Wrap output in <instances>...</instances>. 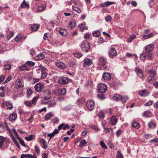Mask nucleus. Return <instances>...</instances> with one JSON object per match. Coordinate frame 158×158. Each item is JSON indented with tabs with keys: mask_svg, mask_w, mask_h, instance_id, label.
Returning <instances> with one entry per match:
<instances>
[{
	"mask_svg": "<svg viewBox=\"0 0 158 158\" xmlns=\"http://www.w3.org/2000/svg\"><path fill=\"white\" fill-rule=\"evenodd\" d=\"M106 62V59L103 57H100L98 60V64L102 66L101 69L102 70L107 71L108 68L105 66Z\"/></svg>",
	"mask_w": 158,
	"mask_h": 158,
	"instance_id": "1",
	"label": "nucleus"
},
{
	"mask_svg": "<svg viewBox=\"0 0 158 158\" xmlns=\"http://www.w3.org/2000/svg\"><path fill=\"white\" fill-rule=\"evenodd\" d=\"M82 50L85 52H88L90 49V46L87 40L83 41L81 45Z\"/></svg>",
	"mask_w": 158,
	"mask_h": 158,
	"instance_id": "2",
	"label": "nucleus"
},
{
	"mask_svg": "<svg viewBox=\"0 0 158 158\" xmlns=\"http://www.w3.org/2000/svg\"><path fill=\"white\" fill-rule=\"evenodd\" d=\"M35 91L38 92H42L44 91V86L42 83H38L34 86Z\"/></svg>",
	"mask_w": 158,
	"mask_h": 158,
	"instance_id": "3",
	"label": "nucleus"
},
{
	"mask_svg": "<svg viewBox=\"0 0 158 158\" xmlns=\"http://www.w3.org/2000/svg\"><path fill=\"white\" fill-rule=\"evenodd\" d=\"M87 108L90 110H92L95 108V104L94 101L91 100H88L86 102Z\"/></svg>",
	"mask_w": 158,
	"mask_h": 158,
	"instance_id": "4",
	"label": "nucleus"
},
{
	"mask_svg": "<svg viewBox=\"0 0 158 158\" xmlns=\"http://www.w3.org/2000/svg\"><path fill=\"white\" fill-rule=\"evenodd\" d=\"M107 89L106 85L103 83H101L98 86V90L101 93H104L106 92Z\"/></svg>",
	"mask_w": 158,
	"mask_h": 158,
	"instance_id": "5",
	"label": "nucleus"
},
{
	"mask_svg": "<svg viewBox=\"0 0 158 158\" xmlns=\"http://www.w3.org/2000/svg\"><path fill=\"white\" fill-rule=\"evenodd\" d=\"M117 55V52L114 48H111L109 51V56L111 58H113Z\"/></svg>",
	"mask_w": 158,
	"mask_h": 158,
	"instance_id": "6",
	"label": "nucleus"
},
{
	"mask_svg": "<svg viewBox=\"0 0 158 158\" xmlns=\"http://www.w3.org/2000/svg\"><path fill=\"white\" fill-rule=\"evenodd\" d=\"M43 96L44 100H48L51 97L50 90L48 89L46 90L44 93Z\"/></svg>",
	"mask_w": 158,
	"mask_h": 158,
	"instance_id": "7",
	"label": "nucleus"
},
{
	"mask_svg": "<svg viewBox=\"0 0 158 158\" xmlns=\"http://www.w3.org/2000/svg\"><path fill=\"white\" fill-rule=\"evenodd\" d=\"M69 81V79L66 77H62L60 78L58 80L59 84L63 85L66 84Z\"/></svg>",
	"mask_w": 158,
	"mask_h": 158,
	"instance_id": "8",
	"label": "nucleus"
},
{
	"mask_svg": "<svg viewBox=\"0 0 158 158\" xmlns=\"http://www.w3.org/2000/svg\"><path fill=\"white\" fill-rule=\"evenodd\" d=\"M15 86L17 89L23 87V85L22 84V80L21 79H19L16 80L15 82Z\"/></svg>",
	"mask_w": 158,
	"mask_h": 158,
	"instance_id": "9",
	"label": "nucleus"
},
{
	"mask_svg": "<svg viewBox=\"0 0 158 158\" xmlns=\"http://www.w3.org/2000/svg\"><path fill=\"white\" fill-rule=\"evenodd\" d=\"M135 71L139 77L141 78L143 77V72L139 68H136L135 69Z\"/></svg>",
	"mask_w": 158,
	"mask_h": 158,
	"instance_id": "10",
	"label": "nucleus"
},
{
	"mask_svg": "<svg viewBox=\"0 0 158 158\" xmlns=\"http://www.w3.org/2000/svg\"><path fill=\"white\" fill-rule=\"evenodd\" d=\"M118 121V119L116 117L113 116L110 118L109 121V123L112 125H115L116 124Z\"/></svg>",
	"mask_w": 158,
	"mask_h": 158,
	"instance_id": "11",
	"label": "nucleus"
},
{
	"mask_svg": "<svg viewBox=\"0 0 158 158\" xmlns=\"http://www.w3.org/2000/svg\"><path fill=\"white\" fill-rule=\"evenodd\" d=\"M154 45L152 44H150L147 46L145 48V50L147 53H150L153 50Z\"/></svg>",
	"mask_w": 158,
	"mask_h": 158,
	"instance_id": "12",
	"label": "nucleus"
},
{
	"mask_svg": "<svg viewBox=\"0 0 158 158\" xmlns=\"http://www.w3.org/2000/svg\"><path fill=\"white\" fill-rule=\"evenodd\" d=\"M3 107L6 106L9 110H11L13 107V105L11 103L7 101H4L2 105Z\"/></svg>",
	"mask_w": 158,
	"mask_h": 158,
	"instance_id": "13",
	"label": "nucleus"
},
{
	"mask_svg": "<svg viewBox=\"0 0 158 158\" xmlns=\"http://www.w3.org/2000/svg\"><path fill=\"white\" fill-rule=\"evenodd\" d=\"M93 63V61L92 60L89 59H85L84 60V65L86 66V65H90Z\"/></svg>",
	"mask_w": 158,
	"mask_h": 158,
	"instance_id": "14",
	"label": "nucleus"
},
{
	"mask_svg": "<svg viewBox=\"0 0 158 158\" xmlns=\"http://www.w3.org/2000/svg\"><path fill=\"white\" fill-rule=\"evenodd\" d=\"M56 64V66L60 69H64L66 67V64L62 62H57Z\"/></svg>",
	"mask_w": 158,
	"mask_h": 158,
	"instance_id": "15",
	"label": "nucleus"
},
{
	"mask_svg": "<svg viewBox=\"0 0 158 158\" xmlns=\"http://www.w3.org/2000/svg\"><path fill=\"white\" fill-rule=\"evenodd\" d=\"M114 3V2L107 1L100 4V7H104L109 6Z\"/></svg>",
	"mask_w": 158,
	"mask_h": 158,
	"instance_id": "16",
	"label": "nucleus"
},
{
	"mask_svg": "<svg viewBox=\"0 0 158 158\" xmlns=\"http://www.w3.org/2000/svg\"><path fill=\"white\" fill-rule=\"evenodd\" d=\"M149 94V92L146 90L145 89H144L139 92V94L142 97H145L147 96Z\"/></svg>",
	"mask_w": 158,
	"mask_h": 158,
	"instance_id": "17",
	"label": "nucleus"
},
{
	"mask_svg": "<svg viewBox=\"0 0 158 158\" xmlns=\"http://www.w3.org/2000/svg\"><path fill=\"white\" fill-rule=\"evenodd\" d=\"M103 78L106 80H109L111 78V76L110 74L108 73H104L103 75Z\"/></svg>",
	"mask_w": 158,
	"mask_h": 158,
	"instance_id": "18",
	"label": "nucleus"
},
{
	"mask_svg": "<svg viewBox=\"0 0 158 158\" xmlns=\"http://www.w3.org/2000/svg\"><path fill=\"white\" fill-rule=\"evenodd\" d=\"M59 32L61 35L63 36H66L68 34L67 30L64 29H60Z\"/></svg>",
	"mask_w": 158,
	"mask_h": 158,
	"instance_id": "19",
	"label": "nucleus"
},
{
	"mask_svg": "<svg viewBox=\"0 0 158 158\" xmlns=\"http://www.w3.org/2000/svg\"><path fill=\"white\" fill-rule=\"evenodd\" d=\"M148 73L151 75L150 76L154 77L156 74V72L155 69H152L148 71Z\"/></svg>",
	"mask_w": 158,
	"mask_h": 158,
	"instance_id": "20",
	"label": "nucleus"
},
{
	"mask_svg": "<svg viewBox=\"0 0 158 158\" xmlns=\"http://www.w3.org/2000/svg\"><path fill=\"white\" fill-rule=\"evenodd\" d=\"M121 98H122V96L118 94H114L113 97V99L114 100L117 101H118L120 100H121Z\"/></svg>",
	"mask_w": 158,
	"mask_h": 158,
	"instance_id": "21",
	"label": "nucleus"
},
{
	"mask_svg": "<svg viewBox=\"0 0 158 158\" xmlns=\"http://www.w3.org/2000/svg\"><path fill=\"white\" fill-rule=\"evenodd\" d=\"M76 26V23L75 21H73L70 22L68 26V28L69 30L74 28Z\"/></svg>",
	"mask_w": 158,
	"mask_h": 158,
	"instance_id": "22",
	"label": "nucleus"
},
{
	"mask_svg": "<svg viewBox=\"0 0 158 158\" xmlns=\"http://www.w3.org/2000/svg\"><path fill=\"white\" fill-rule=\"evenodd\" d=\"M44 55L42 53H40L38 54L36 56V59L38 60H40L44 58Z\"/></svg>",
	"mask_w": 158,
	"mask_h": 158,
	"instance_id": "23",
	"label": "nucleus"
},
{
	"mask_svg": "<svg viewBox=\"0 0 158 158\" xmlns=\"http://www.w3.org/2000/svg\"><path fill=\"white\" fill-rule=\"evenodd\" d=\"M40 26L37 24H34L31 27V30L33 31H37L39 28Z\"/></svg>",
	"mask_w": 158,
	"mask_h": 158,
	"instance_id": "24",
	"label": "nucleus"
},
{
	"mask_svg": "<svg viewBox=\"0 0 158 158\" xmlns=\"http://www.w3.org/2000/svg\"><path fill=\"white\" fill-rule=\"evenodd\" d=\"M153 36V33H151L149 34L144 35H143L142 38H143V40L145 39H148L150 37H152Z\"/></svg>",
	"mask_w": 158,
	"mask_h": 158,
	"instance_id": "25",
	"label": "nucleus"
},
{
	"mask_svg": "<svg viewBox=\"0 0 158 158\" xmlns=\"http://www.w3.org/2000/svg\"><path fill=\"white\" fill-rule=\"evenodd\" d=\"M16 114L15 113H14L10 116L9 118L10 121L14 120L16 119Z\"/></svg>",
	"mask_w": 158,
	"mask_h": 158,
	"instance_id": "26",
	"label": "nucleus"
},
{
	"mask_svg": "<svg viewBox=\"0 0 158 158\" xmlns=\"http://www.w3.org/2000/svg\"><path fill=\"white\" fill-rule=\"evenodd\" d=\"M156 123L153 121H150L148 124V126L149 127L152 129L154 128L156 126Z\"/></svg>",
	"mask_w": 158,
	"mask_h": 158,
	"instance_id": "27",
	"label": "nucleus"
},
{
	"mask_svg": "<svg viewBox=\"0 0 158 158\" xmlns=\"http://www.w3.org/2000/svg\"><path fill=\"white\" fill-rule=\"evenodd\" d=\"M85 25L84 23H81L79 26V27L80 28L81 31H83L84 29H87L88 28L85 27Z\"/></svg>",
	"mask_w": 158,
	"mask_h": 158,
	"instance_id": "28",
	"label": "nucleus"
},
{
	"mask_svg": "<svg viewBox=\"0 0 158 158\" xmlns=\"http://www.w3.org/2000/svg\"><path fill=\"white\" fill-rule=\"evenodd\" d=\"M0 148H1L3 145V143L5 140V138L4 137L1 136H0Z\"/></svg>",
	"mask_w": 158,
	"mask_h": 158,
	"instance_id": "29",
	"label": "nucleus"
},
{
	"mask_svg": "<svg viewBox=\"0 0 158 158\" xmlns=\"http://www.w3.org/2000/svg\"><path fill=\"white\" fill-rule=\"evenodd\" d=\"M53 115V114L52 112H50L49 113L47 114L45 116V120H49L51 118V117Z\"/></svg>",
	"mask_w": 158,
	"mask_h": 158,
	"instance_id": "30",
	"label": "nucleus"
},
{
	"mask_svg": "<svg viewBox=\"0 0 158 158\" xmlns=\"http://www.w3.org/2000/svg\"><path fill=\"white\" fill-rule=\"evenodd\" d=\"M154 77L149 76L147 79V81L149 83H153L154 80Z\"/></svg>",
	"mask_w": 158,
	"mask_h": 158,
	"instance_id": "31",
	"label": "nucleus"
},
{
	"mask_svg": "<svg viewBox=\"0 0 158 158\" xmlns=\"http://www.w3.org/2000/svg\"><path fill=\"white\" fill-rule=\"evenodd\" d=\"M11 137L13 139V142H14L15 144L17 146L18 148H20V146L17 141L14 137V135H13L12 136H11Z\"/></svg>",
	"mask_w": 158,
	"mask_h": 158,
	"instance_id": "32",
	"label": "nucleus"
},
{
	"mask_svg": "<svg viewBox=\"0 0 158 158\" xmlns=\"http://www.w3.org/2000/svg\"><path fill=\"white\" fill-rule=\"evenodd\" d=\"M21 6L22 8H25L28 7L29 6L28 4L26 3L25 1L24 0L21 3Z\"/></svg>",
	"mask_w": 158,
	"mask_h": 158,
	"instance_id": "33",
	"label": "nucleus"
},
{
	"mask_svg": "<svg viewBox=\"0 0 158 158\" xmlns=\"http://www.w3.org/2000/svg\"><path fill=\"white\" fill-rule=\"evenodd\" d=\"M4 95V88L3 86L1 87L0 88V95L2 97H3Z\"/></svg>",
	"mask_w": 158,
	"mask_h": 158,
	"instance_id": "34",
	"label": "nucleus"
},
{
	"mask_svg": "<svg viewBox=\"0 0 158 158\" xmlns=\"http://www.w3.org/2000/svg\"><path fill=\"white\" fill-rule=\"evenodd\" d=\"M87 144V142L85 139H82L81 140L80 142L79 145V147H81L82 146L85 145Z\"/></svg>",
	"mask_w": 158,
	"mask_h": 158,
	"instance_id": "35",
	"label": "nucleus"
},
{
	"mask_svg": "<svg viewBox=\"0 0 158 158\" xmlns=\"http://www.w3.org/2000/svg\"><path fill=\"white\" fill-rule=\"evenodd\" d=\"M23 37L20 34H18L15 38V41H21Z\"/></svg>",
	"mask_w": 158,
	"mask_h": 158,
	"instance_id": "36",
	"label": "nucleus"
},
{
	"mask_svg": "<svg viewBox=\"0 0 158 158\" xmlns=\"http://www.w3.org/2000/svg\"><path fill=\"white\" fill-rule=\"evenodd\" d=\"M132 125L133 127L137 129L139 127V123L137 122H133L132 124Z\"/></svg>",
	"mask_w": 158,
	"mask_h": 158,
	"instance_id": "37",
	"label": "nucleus"
},
{
	"mask_svg": "<svg viewBox=\"0 0 158 158\" xmlns=\"http://www.w3.org/2000/svg\"><path fill=\"white\" fill-rule=\"evenodd\" d=\"M26 64L30 67H32L35 65V63L31 61H28L26 63Z\"/></svg>",
	"mask_w": 158,
	"mask_h": 158,
	"instance_id": "38",
	"label": "nucleus"
},
{
	"mask_svg": "<svg viewBox=\"0 0 158 158\" xmlns=\"http://www.w3.org/2000/svg\"><path fill=\"white\" fill-rule=\"evenodd\" d=\"M100 144L101 146L103 148L105 149H107V147L103 141H101L100 142Z\"/></svg>",
	"mask_w": 158,
	"mask_h": 158,
	"instance_id": "39",
	"label": "nucleus"
},
{
	"mask_svg": "<svg viewBox=\"0 0 158 158\" xmlns=\"http://www.w3.org/2000/svg\"><path fill=\"white\" fill-rule=\"evenodd\" d=\"M39 96H36L34 97L32 100V103L33 104L35 105H36V102L37 101V100L39 99Z\"/></svg>",
	"mask_w": 158,
	"mask_h": 158,
	"instance_id": "40",
	"label": "nucleus"
},
{
	"mask_svg": "<svg viewBox=\"0 0 158 158\" xmlns=\"http://www.w3.org/2000/svg\"><path fill=\"white\" fill-rule=\"evenodd\" d=\"M3 67L4 69L6 70H9L11 68V66L10 64H4Z\"/></svg>",
	"mask_w": 158,
	"mask_h": 158,
	"instance_id": "41",
	"label": "nucleus"
},
{
	"mask_svg": "<svg viewBox=\"0 0 158 158\" xmlns=\"http://www.w3.org/2000/svg\"><path fill=\"white\" fill-rule=\"evenodd\" d=\"M66 89L64 88H63L60 89L59 91L60 94L61 95H64L66 93Z\"/></svg>",
	"mask_w": 158,
	"mask_h": 158,
	"instance_id": "42",
	"label": "nucleus"
},
{
	"mask_svg": "<svg viewBox=\"0 0 158 158\" xmlns=\"http://www.w3.org/2000/svg\"><path fill=\"white\" fill-rule=\"evenodd\" d=\"M56 102L55 101H52L50 102L48 104L49 107H53L56 105Z\"/></svg>",
	"mask_w": 158,
	"mask_h": 158,
	"instance_id": "43",
	"label": "nucleus"
},
{
	"mask_svg": "<svg viewBox=\"0 0 158 158\" xmlns=\"http://www.w3.org/2000/svg\"><path fill=\"white\" fill-rule=\"evenodd\" d=\"M100 32L98 31H95L93 32V35L94 37H97L99 36Z\"/></svg>",
	"mask_w": 158,
	"mask_h": 158,
	"instance_id": "44",
	"label": "nucleus"
},
{
	"mask_svg": "<svg viewBox=\"0 0 158 158\" xmlns=\"http://www.w3.org/2000/svg\"><path fill=\"white\" fill-rule=\"evenodd\" d=\"M19 69L21 71L28 70H29L28 67L25 65H23L20 67Z\"/></svg>",
	"mask_w": 158,
	"mask_h": 158,
	"instance_id": "45",
	"label": "nucleus"
},
{
	"mask_svg": "<svg viewBox=\"0 0 158 158\" xmlns=\"http://www.w3.org/2000/svg\"><path fill=\"white\" fill-rule=\"evenodd\" d=\"M128 99V98L127 96H124L121 98V100L123 103H125L126 102L127 100Z\"/></svg>",
	"mask_w": 158,
	"mask_h": 158,
	"instance_id": "46",
	"label": "nucleus"
},
{
	"mask_svg": "<svg viewBox=\"0 0 158 158\" xmlns=\"http://www.w3.org/2000/svg\"><path fill=\"white\" fill-rule=\"evenodd\" d=\"M116 157L117 158H123L122 153L119 151H118L117 152Z\"/></svg>",
	"mask_w": 158,
	"mask_h": 158,
	"instance_id": "47",
	"label": "nucleus"
},
{
	"mask_svg": "<svg viewBox=\"0 0 158 158\" xmlns=\"http://www.w3.org/2000/svg\"><path fill=\"white\" fill-rule=\"evenodd\" d=\"M102 93L98 94L97 95L98 97L100 99H103L105 98L104 94Z\"/></svg>",
	"mask_w": 158,
	"mask_h": 158,
	"instance_id": "48",
	"label": "nucleus"
},
{
	"mask_svg": "<svg viewBox=\"0 0 158 158\" xmlns=\"http://www.w3.org/2000/svg\"><path fill=\"white\" fill-rule=\"evenodd\" d=\"M143 114L145 117H148L150 116L151 113L149 111H146L143 113Z\"/></svg>",
	"mask_w": 158,
	"mask_h": 158,
	"instance_id": "49",
	"label": "nucleus"
},
{
	"mask_svg": "<svg viewBox=\"0 0 158 158\" xmlns=\"http://www.w3.org/2000/svg\"><path fill=\"white\" fill-rule=\"evenodd\" d=\"M146 57V55L144 53H142L140 56L141 59L143 61L145 60Z\"/></svg>",
	"mask_w": 158,
	"mask_h": 158,
	"instance_id": "50",
	"label": "nucleus"
},
{
	"mask_svg": "<svg viewBox=\"0 0 158 158\" xmlns=\"http://www.w3.org/2000/svg\"><path fill=\"white\" fill-rule=\"evenodd\" d=\"M72 9L74 11L77 13H80L81 12V10L79 8L74 7L73 6H72Z\"/></svg>",
	"mask_w": 158,
	"mask_h": 158,
	"instance_id": "51",
	"label": "nucleus"
},
{
	"mask_svg": "<svg viewBox=\"0 0 158 158\" xmlns=\"http://www.w3.org/2000/svg\"><path fill=\"white\" fill-rule=\"evenodd\" d=\"M18 139L19 140V143L21 145L24 147H26L24 141L23 140H22L20 137H18Z\"/></svg>",
	"mask_w": 158,
	"mask_h": 158,
	"instance_id": "52",
	"label": "nucleus"
},
{
	"mask_svg": "<svg viewBox=\"0 0 158 158\" xmlns=\"http://www.w3.org/2000/svg\"><path fill=\"white\" fill-rule=\"evenodd\" d=\"M45 7L46 6L45 5H43L42 6H40L38 8L37 11H42L44 10Z\"/></svg>",
	"mask_w": 158,
	"mask_h": 158,
	"instance_id": "53",
	"label": "nucleus"
},
{
	"mask_svg": "<svg viewBox=\"0 0 158 158\" xmlns=\"http://www.w3.org/2000/svg\"><path fill=\"white\" fill-rule=\"evenodd\" d=\"M25 139L28 141H31L33 139L32 135H30L29 136H26L25 137Z\"/></svg>",
	"mask_w": 158,
	"mask_h": 158,
	"instance_id": "54",
	"label": "nucleus"
},
{
	"mask_svg": "<svg viewBox=\"0 0 158 158\" xmlns=\"http://www.w3.org/2000/svg\"><path fill=\"white\" fill-rule=\"evenodd\" d=\"M32 93V90L30 89H28L27 90V97H29Z\"/></svg>",
	"mask_w": 158,
	"mask_h": 158,
	"instance_id": "55",
	"label": "nucleus"
},
{
	"mask_svg": "<svg viewBox=\"0 0 158 158\" xmlns=\"http://www.w3.org/2000/svg\"><path fill=\"white\" fill-rule=\"evenodd\" d=\"M25 104L28 107H31V106L32 103L31 102L29 101H26L25 102Z\"/></svg>",
	"mask_w": 158,
	"mask_h": 158,
	"instance_id": "56",
	"label": "nucleus"
},
{
	"mask_svg": "<svg viewBox=\"0 0 158 158\" xmlns=\"http://www.w3.org/2000/svg\"><path fill=\"white\" fill-rule=\"evenodd\" d=\"M74 56L76 57L79 58L82 56V55L80 53L76 52L74 54Z\"/></svg>",
	"mask_w": 158,
	"mask_h": 158,
	"instance_id": "57",
	"label": "nucleus"
},
{
	"mask_svg": "<svg viewBox=\"0 0 158 158\" xmlns=\"http://www.w3.org/2000/svg\"><path fill=\"white\" fill-rule=\"evenodd\" d=\"M135 35H132L130 37L129 39H128V41L129 42H131V41L135 39Z\"/></svg>",
	"mask_w": 158,
	"mask_h": 158,
	"instance_id": "58",
	"label": "nucleus"
},
{
	"mask_svg": "<svg viewBox=\"0 0 158 158\" xmlns=\"http://www.w3.org/2000/svg\"><path fill=\"white\" fill-rule=\"evenodd\" d=\"M12 79V77L11 76H9L5 80V81L4 82V83H6L7 82H8L9 81H10L11 79Z\"/></svg>",
	"mask_w": 158,
	"mask_h": 158,
	"instance_id": "59",
	"label": "nucleus"
},
{
	"mask_svg": "<svg viewBox=\"0 0 158 158\" xmlns=\"http://www.w3.org/2000/svg\"><path fill=\"white\" fill-rule=\"evenodd\" d=\"M98 116L99 118H104V114L103 112L102 111H100L99 113Z\"/></svg>",
	"mask_w": 158,
	"mask_h": 158,
	"instance_id": "60",
	"label": "nucleus"
},
{
	"mask_svg": "<svg viewBox=\"0 0 158 158\" xmlns=\"http://www.w3.org/2000/svg\"><path fill=\"white\" fill-rule=\"evenodd\" d=\"M40 68L41 69V73L46 72L47 71V69L44 67L43 66H41Z\"/></svg>",
	"mask_w": 158,
	"mask_h": 158,
	"instance_id": "61",
	"label": "nucleus"
},
{
	"mask_svg": "<svg viewBox=\"0 0 158 158\" xmlns=\"http://www.w3.org/2000/svg\"><path fill=\"white\" fill-rule=\"evenodd\" d=\"M153 102L152 101H150L145 104V105L146 106H148L152 105V104Z\"/></svg>",
	"mask_w": 158,
	"mask_h": 158,
	"instance_id": "62",
	"label": "nucleus"
},
{
	"mask_svg": "<svg viewBox=\"0 0 158 158\" xmlns=\"http://www.w3.org/2000/svg\"><path fill=\"white\" fill-rule=\"evenodd\" d=\"M106 20L108 22H110L111 21V17L110 16H108L105 18Z\"/></svg>",
	"mask_w": 158,
	"mask_h": 158,
	"instance_id": "63",
	"label": "nucleus"
},
{
	"mask_svg": "<svg viewBox=\"0 0 158 158\" xmlns=\"http://www.w3.org/2000/svg\"><path fill=\"white\" fill-rule=\"evenodd\" d=\"M71 108V106L70 105H69L65 106L64 108V109L65 110H70Z\"/></svg>",
	"mask_w": 158,
	"mask_h": 158,
	"instance_id": "64",
	"label": "nucleus"
}]
</instances>
